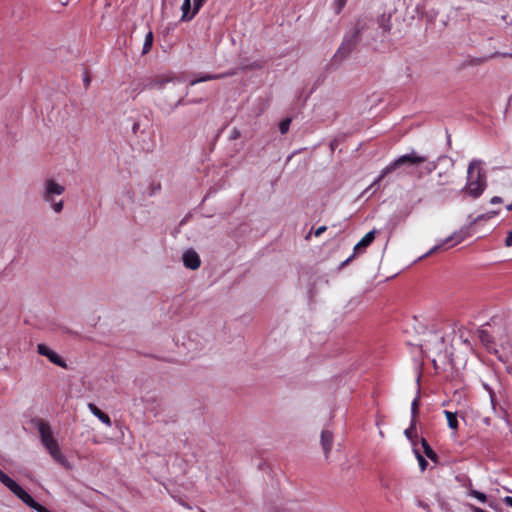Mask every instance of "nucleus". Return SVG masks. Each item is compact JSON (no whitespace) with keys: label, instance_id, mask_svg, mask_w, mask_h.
<instances>
[{"label":"nucleus","instance_id":"f257e3e1","mask_svg":"<svg viewBox=\"0 0 512 512\" xmlns=\"http://www.w3.org/2000/svg\"><path fill=\"white\" fill-rule=\"evenodd\" d=\"M487 187L486 171L480 160H472L467 170L465 190L473 198L480 197Z\"/></svg>","mask_w":512,"mask_h":512},{"label":"nucleus","instance_id":"f03ea898","mask_svg":"<svg viewBox=\"0 0 512 512\" xmlns=\"http://www.w3.org/2000/svg\"><path fill=\"white\" fill-rule=\"evenodd\" d=\"M37 428L40 435L41 442L45 449L48 451L50 456L59 464L66 466L67 459L63 455L58 445L57 440L53 437V433L50 425L44 421L39 420L37 422Z\"/></svg>","mask_w":512,"mask_h":512},{"label":"nucleus","instance_id":"7ed1b4c3","mask_svg":"<svg viewBox=\"0 0 512 512\" xmlns=\"http://www.w3.org/2000/svg\"><path fill=\"white\" fill-rule=\"evenodd\" d=\"M0 482L5 485L14 495L21 499L27 506L37 512H50L46 507L35 501L18 483L0 470Z\"/></svg>","mask_w":512,"mask_h":512},{"label":"nucleus","instance_id":"20e7f679","mask_svg":"<svg viewBox=\"0 0 512 512\" xmlns=\"http://www.w3.org/2000/svg\"><path fill=\"white\" fill-rule=\"evenodd\" d=\"M426 160V156L418 155L415 152L402 155L383 169L381 175L377 179V182L381 181L386 175L390 174L391 172H393L394 170L398 169L403 165L418 166L424 163Z\"/></svg>","mask_w":512,"mask_h":512},{"label":"nucleus","instance_id":"39448f33","mask_svg":"<svg viewBox=\"0 0 512 512\" xmlns=\"http://www.w3.org/2000/svg\"><path fill=\"white\" fill-rule=\"evenodd\" d=\"M65 191L64 186L57 183L54 179H48L44 183L43 200L51 204L56 213H60L63 209V201L54 202L55 195H62Z\"/></svg>","mask_w":512,"mask_h":512},{"label":"nucleus","instance_id":"423d86ee","mask_svg":"<svg viewBox=\"0 0 512 512\" xmlns=\"http://www.w3.org/2000/svg\"><path fill=\"white\" fill-rule=\"evenodd\" d=\"M37 351L40 355L46 356L53 364L60 367H66L64 360L45 344H38Z\"/></svg>","mask_w":512,"mask_h":512},{"label":"nucleus","instance_id":"0eeeda50","mask_svg":"<svg viewBox=\"0 0 512 512\" xmlns=\"http://www.w3.org/2000/svg\"><path fill=\"white\" fill-rule=\"evenodd\" d=\"M183 263L186 268L195 270L200 267L201 260L199 255L194 250L190 249L184 252Z\"/></svg>","mask_w":512,"mask_h":512},{"label":"nucleus","instance_id":"6e6552de","mask_svg":"<svg viewBox=\"0 0 512 512\" xmlns=\"http://www.w3.org/2000/svg\"><path fill=\"white\" fill-rule=\"evenodd\" d=\"M464 240V237L461 233H454L453 235L446 238L442 244L434 246L432 249L429 250V252L426 254V256L432 255L434 252L441 249L444 245H450L454 246Z\"/></svg>","mask_w":512,"mask_h":512},{"label":"nucleus","instance_id":"1a4fd4ad","mask_svg":"<svg viewBox=\"0 0 512 512\" xmlns=\"http://www.w3.org/2000/svg\"><path fill=\"white\" fill-rule=\"evenodd\" d=\"M375 230L368 232L362 239L354 245V255L363 252L375 239Z\"/></svg>","mask_w":512,"mask_h":512},{"label":"nucleus","instance_id":"9d476101","mask_svg":"<svg viewBox=\"0 0 512 512\" xmlns=\"http://www.w3.org/2000/svg\"><path fill=\"white\" fill-rule=\"evenodd\" d=\"M88 409L90 412L97 417L102 423H104L106 426L111 427L112 421L108 414L104 413L102 410H100L94 403L88 404Z\"/></svg>","mask_w":512,"mask_h":512},{"label":"nucleus","instance_id":"9b49d317","mask_svg":"<svg viewBox=\"0 0 512 512\" xmlns=\"http://www.w3.org/2000/svg\"><path fill=\"white\" fill-rule=\"evenodd\" d=\"M234 73L233 72H228V73H222V74H206V75H203L199 78H196V79H193L191 82H190V85H196L198 83H201V82H206V81H210V80H215V79H222V78H225L227 76H232Z\"/></svg>","mask_w":512,"mask_h":512},{"label":"nucleus","instance_id":"f8f14e48","mask_svg":"<svg viewBox=\"0 0 512 512\" xmlns=\"http://www.w3.org/2000/svg\"><path fill=\"white\" fill-rule=\"evenodd\" d=\"M181 21L186 22L192 20L197 13H194V8L191 11V0H184L182 7Z\"/></svg>","mask_w":512,"mask_h":512},{"label":"nucleus","instance_id":"ddd939ff","mask_svg":"<svg viewBox=\"0 0 512 512\" xmlns=\"http://www.w3.org/2000/svg\"><path fill=\"white\" fill-rule=\"evenodd\" d=\"M332 442H333V436H332L331 432H329L328 430H323L321 433V445L324 450L326 458L328 457V453L331 449Z\"/></svg>","mask_w":512,"mask_h":512},{"label":"nucleus","instance_id":"4468645a","mask_svg":"<svg viewBox=\"0 0 512 512\" xmlns=\"http://www.w3.org/2000/svg\"><path fill=\"white\" fill-rule=\"evenodd\" d=\"M421 445H422V448H423V452L424 454L430 459L432 460L433 462L437 463L438 462V455L436 454V452L431 448V446L429 445V443L427 442V440L425 438H422L421 439Z\"/></svg>","mask_w":512,"mask_h":512},{"label":"nucleus","instance_id":"2eb2a0df","mask_svg":"<svg viewBox=\"0 0 512 512\" xmlns=\"http://www.w3.org/2000/svg\"><path fill=\"white\" fill-rule=\"evenodd\" d=\"M378 26L383 30V32H389L391 30V15L382 14L377 19Z\"/></svg>","mask_w":512,"mask_h":512},{"label":"nucleus","instance_id":"dca6fc26","mask_svg":"<svg viewBox=\"0 0 512 512\" xmlns=\"http://www.w3.org/2000/svg\"><path fill=\"white\" fill-rule=\"evenodd\" d=\"M444 414L447 418L448 426L453 430H457L458 429V420H457L456 413L445 410Z\"/></svg>","mask_w":512,"mask_h":512},{"label":"nucleus","instance_id":"f3484780","mask_svg":"<svg viewBox=\"0 0 512 512\" xmlns=\"http://www.w3.org/2000/svg\"><path fill=\"white\" fill-rule=\"evenodd\" d=\"M152 44H153V33H152V31H149L145 36L142 53L143 54L148 53L152 47Z\"/></svg>","mask_w":512,"mask_h":512},{"label":"nucleus","instance_id":"a211bd4d","mask_svg":"<svg viewBox=\"0 0 512 512\" xmlns=\"http://www.w3.org/2000/svg\"><path fill=\"white\" fill-rule=\"evenodd\" d=\"M420 396H416L411 403V419L417 420L419 413Z\"/></svg>","mask_w":512,"mask_h":512},{"label":"nucleus","instance_id":"6ab92c4d","mask_svg":"<svg viewBox=\"0 0 512 512\" xmlns=\"http://www.w3.org/2000/svg\"><path fill=\"white\" fill-rule=\"evenodd\" d=\"M370 22H371V20L368 18L358 19L356 26L354 27V35L358 34L360 31L364 30L368 26V23H370Z\"/></svg>","mask_w":512,"mask_h":512},{"label":"nucleus","instance_id":"aec40b11","mask_svg":"<svg viewBox=\"0 0 512 512\" xmlns=\"http://www.w3.org/2000/svg\"><path fill=\"white\" fill-rule=\"evenodd\" d=\"M491 402H492V406H493V410L495 412V415L497 417L501 418V419L507 420V418H508L507 411L504 408H502V407L497 408V406H496V404L494 402L493 397H491Z\"/></svg>","mask_w":512,"mask_h":512},{"label":"nucleus","instance_id":"412c9836","mask_svg":"<svg viewBox=\"0 0 512 512\" xmlns=\"http://www.w3.org/2000/svg\"><path fill=\"white\" fill-rule=\"evenodd\" d=\"M404 434H405V436H406L409 440H413V438L417 435V431H416V421H415L414 419H411L410 427H408V428L404 431Z\"/></svg>","mask_w":512,"mask_h":512},{"label":"nucleus","instance_id":"4be33fe9","mask_svg":"<svg viewBox=\"0 0 512 512\" xmlns=\"http://www.w3.org/2000/svg\"><path fill=\"white\" fill-rule=\"evenodd\" d=\"M351 49H350V44L348 41L344 42L342 44V46L338 49L335 57L336 58H342V57H345L346 55H348L350 53Z\"/></svg>","mask_w":512,"mask_h":512},{"label":"nucleus","instance_id":"5701e85b","mask_svg":"<svg viewBox=\"0 0 512 512\" xmlns=\"http://www.w3.org/2000/svg\"><path fill=\"white\" fill-rule=\"evenodd\" d=\"M291 124V118H285L283 119L279 124V130L281 134H286L289 131Z\"/></svg>","mask_w":512,"mask_h":512},{"label":"nucleus","instance_id":"b1692460","mask_svg":"<svg viewBox=\"0 0 512 512\" xmlns=\"http://www.w3.org/2000/svg\"><path fill=\"white\" fill-rule=\"evenodd\" d=\"M470 495L477 500H479L482 503H485L487 501V497L484 493L477 491V490H471Z\"/></svg>","mask_w":512,"mask_h":512},{"label":"nucleus","instance_id":"393cba45","mask_svg":"<svg viewBox=\"0 0 512 512\" xmlns=\"http://www.w3.org/2000/svg\"><path fill=\"white\" fill-rule=\"evenodd\" d=\"M347 3V0H335V3H334V10L337 14H339L341 12V10L343 9V7L346 5Z\"/></svg>","mask_w":512,"mask_h":512},{"label":"nucleus","instance_id":"a878e982","mask_svg":"<svg viewBox=\"0 0 512 512\" xmlns=\"http://www.w3.org/2000/svg\"><path fill=\"white\" fill-rule=\"evenodd\" d=\"M416 456H417V460L419 462L420 469L422 471H424L427 468V466H428V462L426 461V459L420 453L417 452Z\"/></svg>","mask_w":512,"mask_h":512},{"label":"nucleus","instance_id":"bb28decb","mask_svg":"<svg viewBox=\"0 0 512 512\" xmlns=\"http://www.w3.org/2000/svg\"><path fill=\"white\" fill-rule=\"evenodd\" d=\"M169 81H170V79H168V78H159V79L155 80L154 86L160 89V88L164 87V85L166 83H168Z\"/></svg>","mask_w":512,"mask_h":512},{"label":"nucleus","instance_id":"cd10ccee","mask_svg":"<svg viewBox=\"0 0 512 512\" xmlns=\"http://www.w3.org/2000/svg\"><path fill=\"white\" fill-rule=\"evenodd\" d=\"M207 0H194V13H198Z\"/></svg>","mask_w":512,"mask_h":512},{"label":"nucleus","instance_id":"c85d7f7f","mask_svg":"<svg viewBox=\"0 0 512 512\" xmlns=\"http://www.w3.org/2000/svg\"><path fill=\"white\" fill-rule=\"evenodd\" d=\"M505 244L508 247H512V231H509L505 240Z\"/></svg>","mask_w":512,"mask_h":512},{"label":"nucleus","instance_id":"c756f323","mask_svg":"<svg viewBox=\"0 0 512 512\" xmlns=\"http://www.w3.org/2000/svg\"><path fill=\"white\" fill-rule=\"evenodd\" d=\"M324 231H326V226H321L315 230L314 234L320 236Z\"/></svg>","mask_w":512,"mask_h":512},{"label":"nucleus","instance_id":"7c9ffc66","mask_svg":"<svg viewBox=\"0 0 512 512\" xmlns=\"http://www.w3.org/2000/svg\"><path fill=\"white\" fill-rule=\"evenodd\" d=\"M502 202V198L499 196H494L491 198L490 203L491 204H498Z\"/></svg>","mask_w":512,"mask_h":512},{"label":"nucleus","instance_id":"2f4dec72","mask_svg":"<svg viewBox=\"0 0 512 512\" xmlns=\"http://www.w3.org/2000/svg\"><path fill=\"white\" fill-rule=\"evenodd\" d=\"M503 502H504L506 505H508V506L512 507V497H511V496H506V497H504V498H503Z\"/></svg>","mask_w":512,"mask_h":512},{"label":"nucleus","instance_id":"473e14b6","mask_svg":"<svg viewBox=\"0 0 512 512\" xmlns=\"http://www.w3.org/2000/svg\"><path fill=\"white\" fill-rule=\"evenodd\" d=\"M495 56H502V57L512 58V53H495L491 57H495Z\"/></svg>","mask_w":512,"mask_h":512},{"label":"nucleus","instance_id":"72a5a7b5","mask_svg":"<svg viewBox=\"0 0 512 512\" xmlns=\"http://www.w3.org/2000/svg\"><path fill=\"white\" fill-rule=\"evenodd\" d=\"M139 128H140L139 123H137V122L134 123L133 128H132L133 133L136 134Z\"/></svg>","mask_w":512,"mask_h":512},{"label":"nucleus","instance_id":"f704fd0d","mask_svg":"<svg viewBox=\"0 0 512 512\" xmlns=\"http://www.w3.org/2000/svg\"><path fill=\"white\" fill-rule=\"evenodd\" d=\"M84 83H85V86L88 87L90 84V79L88 77H85Z\"/></svg>","mask_w":512,"mask_h":512},{"label":"nucleus","instance_id":"c9c22d12","mask_svg":"<svg viewBox=\"0 0 512 512\" xmlns=\"http://www.w3.org/2000/svg\"><path fill=\"white\" fill-rule=\"evenodd\" d=\"M183 99H180L178 102H177V105H183Z\"/></svg>","mask_w":512,"mask_h":512},{"label":"nucleus","instance_id":"e433bc0d","mask_svg":"<svg viewBox=\"0 0 512 512\" xmlns=\"http://www.w3.org/2000/svg\"><path fill=\"white\" fill-rule=\"evenodd\" d=\"M350 261H352V256L348 257V258L346 259L345 263H348V262H350Z\"/></svg>","mask_w":512,"mask_h":512},{"label":"nucleus","instance_id":"4c0bfd02","mask_svg":"<svg viewBox=\"0 0 512 512\" xmlns=\"http://www.w3.org/2000/svg\"><path fill=\"white\" fill-rule=\"evenodd\" d=\"M435 168H436V165H435V164H433V165H432V167H431V168H429V172H431V171H432L433 169H435Z\"/></svg>","mask_w":512,"mask_h":512},{"label":"nucleus","instance_id":"58836bf2","mask_svg":"<svg viewBox=\"0 0 512 512\" xmlns=\"http://www.w3.org/2000/svg\"><path fill=\"white\" fill-rule=\"evenodd\" d=\"M507 210H512V203L507 206Z\"/></svg>","mask_w":512,"mask_h":512},{"label":"nucleus","instance_id":"ea45409f","mask_svg":"<svg viewBox=\"0 0 512 512\" xmlns=\"http://www.w3.org/2000/svg\"><path fill=\"white\" fill-rule=\"evenodd\" d=\"M237 135H239V132L233 133L234 138H237Z\"/></svg>","mask_w":512,"mask_h":512},{"label":"nucleus","instance_id":"a19ab883","mask_svg":"<svg viewBox=\"0 0 512 512\" xmlns=\"http://www.w3.org/2000/svg\"><path fill=\"white\" fill-rule=\"evenodd\" d=\"M237 135H239V132L233 133L234 138H237Z\"/></svg>","mask_w":512,"mask_h":512},{"label":"nucleus","instance_id":"79ce46f5","mask_svg":"<svg viewBox=\"0 0 512 512\" xmlns=\"http://www.w3.org/2000/svg\"><path fill=\"white\" fill-rule=\"evenodd\" d=\"M237 135H239V132L233 133L234 138H237Z\"/></svg>","mask_w":512,"mask_h":512},{"label":"nucleus","instance_id":"37998d69","mask_svg":"<svg viewBox=\"0 0 512 512\" xmlns=\"http://www.w3.org/2000/svg\"><path fill=\"white\" fill-rule=\"evenodd\" d=\"M198 101L196 100H192V101H189V103H197Z\"/></svg>","mask_w":512,"mask_h":512},{"label":"nucleus","instance_id":"c03bdc74","mask_svg":"<svg viewBox=\"0 0 512 512\" xmlns=\"http://www.w3.org/2000/svg\"><path fill=\"white\" fill-rule=\"evenodd\" d=\"M200 512H205L204 510H201Z\"/></svg>","mask_w":512,"mask_h":512}]
</instances>
